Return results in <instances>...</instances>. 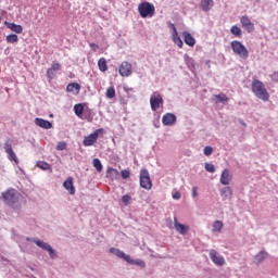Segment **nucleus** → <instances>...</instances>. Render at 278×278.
Here are the masks:
<instances>
[{
  "instance_id": "obj_1",
  "label": "nucleus",
  "mask_w": 278,
  "mask_h": 278,
  "mask_svg": "<svg viewBox=\"0 0 278 278\" xmlns=\"http://www.w3.org/2000/svg\"><path fill=\"white\" fill-rule=\"evenodd\" d=\"M1 199H3L5 205L12 207L13 210H21V201H23V195L18 193L15 189H8L2 192Z\"/></svg>"
},
{
  "instance_id": "obj_2",
  "label": "nucleus",
  "mask_w": 278,
  "mask_h": 278,
  "mask_svg": "<svg viewBox=\"0 0 278 278\" xmlns=\"http://www.w3.org/2000/svg\"><path fill=\"white\" fill-rule=\"evenodd\" d=\"M110 253H112L119 260H124V262H127V264H131L132 266H140V268H147V263H144V261H142L140 258L134 260V258H131L130 255L125 254V252H123L116 248H111Z\"/></svg>"
},
{
  "instance_id": "obj_3",
  "label": "nucleus",
  "mask_w": 278,
  "mask_h": 278,
  "mask_svg": "<svg viewBox=\"0 0 278 278\" xmlns=\"http://www.w3.org/2000/svg\"><path fill=\"white\" fill-rule=\"evenodd\" d=\"M252 92L257 99H261V101H268V99H270L268 90H266L264 83H262L260 79H253Z\"/></svg>"
},
{
  "instance_id": "obj_4",
  "label": "nucleus",
  "mask_w": 278,
  "mask_h": 278,
  "mask_svg": "<svg viewBox=\"0 0 278 278\" xmlns=\"http://www.w3.org/2000/svg\"><path fill=\"white\" fill-rule=\"evenodd\" d=\"M138 12L141 18H153L155 16V5L151 2H141L138 5Z\"/></svg>"
},
{
  "instance_id": "obj_5",
  "label": "nucleus",
  "mask_w": 278,
  "mask_h": 278,
  "mask_svg": "<svg viewBox=\"0 0 278 278\" xmlns=\"http://www.w3.org/2000/svg\"><path fill=\"white\" fill-rule=\"evenodd\" d=\"M230 47L232 52L236 53V55H239V58H242V60H247L249 58V50L239 40L231 41Z\"/></svg>"
},
{
  "instance_id": "obj_6",
  "label": "nucleus",
  "mask_w": 278,
  "mask_h": 278,
  "mask_svg": "<svg viewBox=\"0 0 278 278\" xmlns=\"http://www.w3.org/2000/svg\"><path fill=\"white\" fill-rule=\"evenodd\" d=\"M150 108L152 112H157L161 108H164V98L159 91H154L150 97Z\"/></svg>"
},
{
  "instance_id": "obj_7",
  "label": "nucleus",
  "mask_w": 278,
  "mask_h": 278,
  "mask_svg": "<svg viewBox=\"0 0 278 278\" xmlns=\"http://www.w3.org/2000/svg\"><path fill=\"white\" fill-rule=\"evenodd\" d=\"M140 186L143 190H151L153 188V181L151 180V175L149 174L148 169L140 170Z\"/></svg>"
},
{
  "instance_id": "obj_8",
  "label": "nucleus",
  "mask_w": 278,
  "mask_h": 278,
  "mask_svg": "<svg viewBox=\"0 0 278 278\" xmlns=\"http://www.w3.org/2000/svg\"><path fill=\"white\" fill-rule=\"evenodd\" d=\"M34 242H35V244H37V247H39L43 251H47L49 253L51 260H55V257H58V252H55V250H53L51 244H49L40 239H34Z\"/></svg>"
},
{
  "instance_id": "obj_9",
  "label": "nucleus",
  "mask_w": 278,
  "mask_h": 278,
  "mask_svg": "<svg viewBox=\"0 0 278 278\" xmlns=\"http://www.w3.org/2000/svg\"><path fill=\"white\" fill-rule=\"evenodd\" d=\"M210 258L216 266H225V257L219 255L216 250L210 251Z\"/></svg>"
},
{
  "instance_id": "obj_10",
  "label": "nucleus",
  "mask_w": 278,
  "mask_h": 278,
  "mask_svg": "<svg viewBox=\"0 0 278 278\" xmlns=\"http://www.w3.org/2000/svg\"><path fill=\"white\" fill-rule=\"evenodd\" d=\"M162 123L165 127H173L177 123V115L175 113H166L163 115Z\"/></svg>"
},
{
  "instance_id": "obj_11",
  "label": "nucleus",
  "mask_w": 278,
  "mask_h": 278,
  "mask_svg": "<svg viewBox=\"0 0 278 278\" xmlns=\"http://www.w3.org/2000/svg\"><path fill=\"white\" fill-rule=\"evenodd\" d=\"M132 70H131V64L127 61H124L121 65H119V75L122 77H129V75H131Z\"/></svg>"
},
{
  "instance_id": "obj_12",
  "label": "nucleus",
  "mask_w": 278,
  "mask_h": 278,
  "mask_svg": "<svg viewBox=\"0 0 278 278\" xmlns=\"http://www.w3.org/2000/svg\"><path fill=\"white\" fill-rule=\"evenodd\" d=\"M231 179H233L231 172H229L227 168L224 169L219 179L222 186H229V184H231Z\"/></svg>"
},
{
  "instance_id": "obj_13",
  "label": "nucleus",
  "mask_w": 278,
  "mask_h": 278,
  "mask_svg": "<svg viewBox=\"0 0 278 278\" xmlns=\"http://www.w3.org/2000/svg\"><path fill=\"white\" fill-rule=\"evenodd\" d=\"M4 151L8 154L10 162H15V164H18V157L16 156V153H14V150L12 149V144L5 143Z\"/></svg>"
},
{
  "instance_id": "obj_14",
  "label": "nucleus",
  "mask_w": 278,
  "mask_h": 278,
  "mask_svg": "<svg viewBox=\"0 0 278 278\" xmlns=\"http://www.w3.org/2000/svg\"><path fill=\"white\" fill-rule=\"evenodd\" d=\"M35 125H37V127H41V129H51L53 127V124L49 119L41 117L35 118Z\"/></svg>"
},
{
  "instance_id": "obj_15",
  "label": "nucleus",
  "mask_w": 278,
  "mask_h": 278,
  "mask_svg": "<svg viewBox=\"0 0 278 278\" xmlns=\"http://www.w3.org/2000/svg\"><path fill=\"white\" fill-rule=\"evenodd\" d=\"M174 227L178 233H181V236H186V233L190 231V227L177 222V217L174 218Z\"/></svg>"
},
{
  "instance_id": "obj_16",
  "label": "nucleus",
  "mask_w": 278,
  "mask_h": 278,
  "mask_svg": "<svg viewBox=\"0 0 278 278\" xmlns=\"http://www.w3.org/2000/svg\"><path fill=\"white\" fill-rule=\"evenodd\" d=\"M185 43L188 45V47H194L197 45V39H194V36L190 34V31L185 30L182 31Z\"/></svg>"
},
{
  "instance_id": "obj_17",
  "label": "nucleus",
  "mask_w": 278,
  "mask_h": 278,
  "mask_svg": "<svg viewBox=\"0 0 278 278\" xmlns=\"http://www.w3.org/2000/svg\"><path fill=\"white\" fill-rule=\"evenodd\" d=\"M4 25L5 27H8V29H11V31H14V34H21L23 31V26L21 24L5 21Z\"/></svg>"
},
{
  "instance_id": "obj_18",
  "label": "nucleus",
  "mask_w": 278,
  "mask_h": 278,
  "mask_svg": "<svg viewBox=\"0 0 278 278\" xmlns=\"http://www.w3.org/2000/svg\"><path fill=\"white\" fill-rule=\"evenodd\" d=\"M220 197L224 201H227V199H231V197H233V190H231V187L222 188Z\"/></svg>"
},
{
  "instance_id": "obj_19",
  "label": "nucleus",
  "mask_w": 278,
  "mask_h": 278,
  "mask_svg": "<svg viewBox=\"0 0 278 278\" xmlns=\"http://www.w3.org/2000/svg\"><path fill=\"white\" fill-rule=\"evenodd\" d=\"M63 187L70 194H75V186L73 185V177H68L64 182Z\"/></svg>"
},
{
  "instance_id": "obj_20",
  "label": "nucleus",
  "mask_w": 278,
  "mask_h": 278,
  "mask_svg": "<svg viewBox=\"0 0 278 278\" xmlns=\"http://www.w3.org/2000/svg\"><path fill=\"white\" fill-rule=\"evenodd\" d=\"M200 8L203 12H210L214 8V0H202Z\"/></svg>"
},
{
  "instance_id": "obj_21",
  "label": "nucleus",
  "mask_w": 278,
  "mask_h": 278,
  "mask_svg": "<svg viewBox=\"0 0 278 278\" xmlns=\"http://www.w3.org/2000/svg\"><path fill=\"white\" fill-rule=\"evenodd\" d=\"M75 90H76V94H79L81 90V85H79L78 83H70L66 86V92H75Z\"/></svg>"
},
{
  "instance_id": "obj_22",
  "label": "nucleus",
  "mask_w": 278,
  "mask_h": 278,
  "mask_svg": "<svg viewBox=\"0 0 278 278\" xmlns=\"http://www.w3.org/2000/svg\"><path fill=\"white\" fill-rule=\"evenodd\" d=\"M105 131L103 128L96 129L89 136L85 137L84 140H97Z\"/></svg>"
},
{
  "instance_id": "obj_23",
  "label": "nucleus",
  "mask_w": 278,
  "mask_h": 278,
  "mask_svg": "<svg viewBox=\"0 0 278 278\" xmlns=\"http://www.w3.org/2000/svg\"><path fill=\"white\" fill-rule=\"evenodd\" d=\"M174 45H177L179 49H184V40L179 36V33L172 34Z\"/></svg>"
},
{
  "instance_id": "obj_24",
  "label": "nucleus",
  "mask_w": 278,
  "mask_h": 278,
  "mask_svg": "<svg viewBox=\"0 0 278 278\" xmlns=\"http://www.w3.org/2000/svg\"><path fill=\"white\" fill-rule=\"evenodd\" d=\"M223 227H225V224H223L222 220H215L213 223V233H220L223 231Z\"/></svg>"
},
{
  "instance_id": "obj_25",
  "label": "nucleus",
  "mask_w": 278,
  "mask_h": 278,
  "mask_svg": "<svg viewBox=\"0 0 278 278\" xmlns=\"http://www.w3.org/2000/svg\"><path fill=\"white\" fill-rule=\"evenodd\" d=\"M266 257H268V253L266 251H261L255 255L254 260L256 264H262Z\"/></svg>"
},
{
  "instance_id": "obj_26",
  "label": "nucleus",
  "mask_w": 278,
  "mask_h": 278,
  "mask_svg": "<svg viewBox=\"0 0 278 278\" xmlns=\"http://www.w3.org/2000/svg\"><path fill=\"white\" fill-rule=\"evenodd\" d=\"M118 172L114 168H109L106 170V177L108 179H111V181H114V179H118Z\"/></svg>"
},
{
  "instance_id": "obj_27",
  "label": "nucleus",
  "mask_w": 278,
  "mask_h": 278,
  "mask_svg": "<svg viewBox=\"0 0 278 278\" xmlns=\"http://www.w3.org/2000/svg\"><path fill=\"white\" fill-rule=\"evenodd\" d=\"M98 68L99 71H101V73H105V71H108V61L105 60V58H101L98 61Z\"/></svg>"
},
{
  "instance_id": "obj_28",
  "label": "nucleus",
  "mask_w": 278,
  "mask_h": 278,
  "mask_svg": "<svg viewBox=\"0 0 278 278\" xmlns=\"http://www.w3.org/2000/svg\"><path fill=\"white\" fill-rule=\"evenodd\" d=\"M215 99L217 100V103H223L224 105L229 101V98L225 93L215 94Z\"/></svg>"
},
{
  "instance_id": "obj_29",
  "label": "nucleus",
  "mask_w": 278,
  "mask_h": 278,
  "mask_svg": "<svg viewBox=\"0 0 278 278\" xmlns=\"http://www.w3.org/2000/svg\"><path fill=\"white\" fill-rule=\"evenodd\" d=\"M184 60L188 66V68H190L192 71V68H194V59H192L190 55L185 54L184 55Z\"/></svg>"
},
{
  "instance_id": "obj_30",
  "label": "nucleus",
  "mask_w": 278,
  "mask_h": 278,
  "mask_svg": "<svg viewBox=\"0 0 278 278\" xmlns=\"http://www.w3.org/2000/svg\"><path fill=\"white\" fill-rule=\"evenodd\" d=\"M36 166L38 168H41V170H51V164H49L45 161H38Z\"/></svg>"
},
{
  "instance_id": "obj_31",
  "label": "nucleus",
  "mask_w": 278,
  "mask_h": 278,
  "mask_svg": "<svg viewBox=\"0 0 278 278\" xmlns=\"http://www.w3.org/2000/svg\"><path fill=\"white\" fill-rule=\"evenodd\" d=\"M5 40L9 45H14V42H18V35L10 34L7 36Z\"/></svg>"
},
{
  "instance_id": "obj_32",
  "label": "nucleus",
  "mask_w": 278,
  "mask_h": 278,
  "mask_svg": "<svg viewBox=\"0 0 278 278\" xmlns=\"http://www.w3.org/2000/svg\"><path fill=\"white\" fill-rule=\"evenodd\" d=\"M230 34H232V36H236L237 38H240V36H242V29L235 25L230 28Z\"/></svg>"
},
{
  "instance_id": "obj_33",
  "label": "nucleus",
  "mask_w": 278,
  "mask_h": 278,
  "mask_svg": "<svg viewBox=\"0 0 278 278\" xmlns=\"http://www.w3.org/2000/svg\"><path fill=\"white\" fill-rule=\"evenodd\" d=\"M74 113L76 114V116H81V114H84V104L81 103L75 104Z\"/></svg>"
},
{
  "instance_id": "obj_34",
  "label": "nucleus",
  "mask_w": 278,
  "mask_h": 278,
  "mask_svg": "<svg viewBox=\"0 0 278 278\" xmlns=\"http://www.w3.org/2000/svg\"><path fill=\"white\" fill-rule=\"evenodd\" d=\"M116 97V89L109 87L106 90V99H114Z\"/></svg>"
},
{
  "instance_id": "obj_35",
  "label": "nucleus",
  "mask_w": 278,
  "mask_h": 278,
  "mask_svg": "<svg viewBox=\"0 0 278 278\" xmlns=\"http://www.w3.org/2000/svg\"><path fill=\"white\" fill-rule=\"evenodd\" d=\"M93 166L96 167V170H98V173H102L103 164H101V160L94 159L93 160Z\"/></svg>"
},
{
  "instance_id": "obj_36",
  "label": "nucleus",
  "mask_w": 278,
  "mask_h": 278,
  "mask_svg": "<svg viewBox=\"0 0 278 278\" xmlns=\"http://www.w3.org/2000/svg\"><path fill=\"white\" fill-rule=\"evenodd\" d=\"M240 23L242 25V27L247 26V25H251V18H249V16L243 15L240 18Z\"/></svg>"
},
{
  "instance_id": "obj_37",
  "label": "nucleus",
  "mask_w": 278,
  "mask_h": 278,
  "mask_svg": "<svg viewBox=\"0 0 278 278\" xmlns=\"http://www.w3.org/2000/svg\"><path fill=\"white\" fill-rule=\"evenodd\" d=\"M205 170L207 173H216V167L212 163H205Z\"/></svg>"
},
{
  "instance_id": "obj_38",
  "label": "nucleus",
  "mask_w": 278,
  "mask_h": 278,
  "mask_svg": "<svg viewBox=\"0 0 278 278\" xmlns=\"http://www.w3.org/2000/svg\"><path fill=\"white\" fill-rule=\"evenodd\" d=\"M52 71H60L62 68V64L58 61L52 62V66L50 67Z\"/></svg>"
},
{
  "instance_id": "obj_39",
  "label": "nucleus",
  "mask_w": 278,
  "mask_h": 278,
  "mask_svg": "<svg viewBox=\"0 0 278 278\" xmlns=\"http://www.w3.org/2000/svg\"><path fill=\"white\" fill-rule=\"evenodd\" d=\"M47 77L50 79H54L55 78V70H52L51 67H49L47 70Z\"/></svg>"
},
{
  "instance_id": "obj_40",
  "label": "nucleus",
  "mask_w": 278,
  "mask_h": 278,
  "mask_svg": "<svg viewBox=\"0 0 278 278\" xmlns=\"http://www.w3.org/2000/svg\"><path fill=\"white\" fill-rule=\"evenodd\" d=\"M212 153H214V148H212V147H210V146H206V147L204 148V155L210 156V155H212Z\"/></svg>"
},
{
  "instance_id": "obj_41",
  "label": "nucleus",
  "mask_w": 278,
  "mask_h": 278,
  "mask_svg": "<svg viewBox=\"0 0 278 278\" xmlns=\"http://www.w3.org/2000/svg\"><path fill=\"white\" fill-rule=\"evenodd\" d=\"M122 201L125 205H129V201H131V195L125 194L122 197Z\"/></svg>"
},
{
  "instance_id": "obj_42",
  "label": "nucleus",
  "mask_w": 278,
  "mask_h": 278,
  "mask_svg": "<svg viewBox=\"0 0 278 278\" xmlns=\"http://www.w3.org/2000/svg\"><path fill=\"white\" fill-rule=\"evenodd\" d=\"M64 149H66V142L64 141H60L56 146V150L58 151H64Z\"/></svg>"
},
{
  "instance_id": "obj_43",
  "label": "nucleus",
  "mask_w": 278,
  "mask_h": 278,
  "mask_svg": "<svg viewBox=\"0 0 278 278\" xmlns=\"http://www.w3.org/2000/svg\"><path fill=\"white\" fill-rule=\"evenodd\" d=\"M243 27L247 31H249V34H251V31H253V29H255V25L252 22H250V25H245Z\"/></svg>"
},
{
  "instance_id": "obj_44",
  "label": "nucleus",
  "mask_w": 278,
  "mask_h": 278,
  "mask_svg": "<svg viewBox=\"0 0 278 278\" xmlns=\"http://www.w3.org/2000/svg\"><path fill=\"white\" fill-rule=\"evenodd\" d=\"M121 175H122L123 179H129L130 173H129V170L124 169V170H122Z\"/></svg>"
},
{
  "instance_id": "obj_45",
  "label": "nucleus",
  "mask_w": 278,
  "mask_h": 278,
  "mask_svg": "<svg viewBox=\"0 0 278 278\" xmlns=\"http://www.w3.org/2000/svg\"><path fill=\"white\" fill-rule=\"evenodd\" d=\"M168 28L173 30L172 34H178L177 33V27L175 26V24H173V22L168 23Z\"/></svg>"
},
{
  "instance_id": "obj_46",
  "label": "nucleus",
  "mask_w": 278,
  "mask_h": 278,
  "mask_svg": "<svg viewBox=\"0 0 278 278\" xmlns=\"http://www.w3.org/2000/svg\"><path fill=\"white\" fill-rule=\"evenodd\" d=\"M94 144V140H84V147H92Z\"/></svg>"
},
{
  "instance_id": "obj_47",
  "label": "nucleus",
  "mask_w": 278,
  "mask_h": 278,
  "mask_svg": "<svg viewBox=\"0 0 278 278\" xmlns=\"http://www.w3.org/2000/svg\"><path fill=\"white\" fill-rule=\"evenodd\" d=\"M173 199H175L176 201H179V199H181V192L176 191L175 193H173Z\"/></svg>"
},
{
  "instance_id": "obj_48",
  "label": "nucleus",
  "mask_w": 278,
  "mask_h": 278,
  "mask_svg": "<svg viewBox=\"0 0 278 278\" xmlns=\"http://www.w3.org/2000/svg\"><path fill=\"white\" fill-rule=\"evenodd\" d=\"M89 47L92 51H97V49H99V45L94 43V42H91L89 43Z\"/></svg>"
},
{
  "instance_id": "obj_49",
  "label": "nucleus",
  "mask_w": 278,
  "mask_h": 278,
  "mask_svg": "<svg viewBox=\"0 0 278 278\" xmlns=\"http://www.w3.org/2000/svg\"><path fill=\"white\" fill-rule=\"evenodd\" d=\"M198 190H199V188H198V187H193V188H192V197H193V198L199 197V192H198Z\"/></svg>"
},
{
  "instance_id": "obj_50",
  "label": "nucleus",
  "mask_w": 278,
  "mask_h": 278,
  "mask_svg": "<svg viewBox=\"0 0 278 278\" xmlns=\"http://www.w3.org/2000/svg\"><path fill=\"white\" fill-rule=\"evenodd\" d=\"M273 81H278V72H275L271 76Z\"/></svg>"
},
{
  "instance_id": "obj_51",
  "label": "nucleus",
  "mask_w": 278,
  "mask_h": 278,
  "mask_svg": "<svg viewBox=\"0 0 278 278\" xmlns=\"http://www.w3.org/2000/svg\"><path fill=\"white\" fill-rule=\"evenodd\" d=\"M0 21H1V17H0Z\"/></svg>"
}]
</instances>
